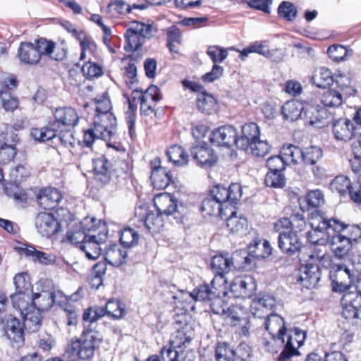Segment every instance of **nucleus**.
<instances>
[{"mask_svg":"<svg viewBox=\"0 0 361 361\" xmlns=\"http://www.w3.org/2000/svg\"><path fill=\"white\" fill-rule=\"evenodd\" d=\"M339 291H346L342 301L344 305L342 314L346 319H355L358 317V311L361 307V276L354 283L348 268L339 270L336 279L334 281Z\"/></svg>","mask_w":361,"mask_h":361,"instance_id":"obj_1","label":"nucleus"},{"mask_svg":"<svg viewBox=\"0 0 361 361\" xmlns=\"http://www.w3.org/2000/svg\"><path fill=\"white\" fill-rule=\"evenodd\" d=\"M312 230L307 233L308 241L314 246L321 247L315 248L310 258L321 262L326 255V245L329 243L331 232H334L333 218H328L319 210L312 212L309 218Z\"/></svg>","mask_w":361,"mask_h":361,"instance_id":"obj_2","label":"nucleus"},{"mask_svg":"<svg viewBox=\"0 0 361 361\" xmlns=\"http://www.w3.org/2000/svg\"><path fill=\"white\" fill-rule=\"evenodd\" d=\"M66 54V48L56 47L54 42L44 38L36 39L34 42H21L18 50L20 61L28 65L37 64L43 56L61 61Z\"/></svg>","mask_w":361,"mask_h":361,"instance_id":"obj_3","label":"nucleus"},{"mask_svg":"<svg viewBox=\"0 0 361 361\" xmlns=\"http://www.w3.org/2000/svg\"><path fill=\"white\" fill-rule=\"evenodd\" d=\"M95 116L92 137L109 141L116 133V118L111 112V102L106 91L94 98Z\"/></svg>","mask_w":361,"mask_h":361,"instance_id":"obj_4","label":"nucleus"},{"mask_svg":"<svg viewBox=\"0 0 361 361\" xmlns=\"http://www.w3.org/2000/svg\"><path fill=\"white\" fill-rule=\"evenodd\" d=\"M157 32V28L152 23L133 20L128 24L124 34V49L134 52L140 49L147 39H152Z\"/></svg>","mask_w":361,"mask_h":361,"instance_id":"obj_5","label":"nucleus"},{"mask_svg":"<svg viewBox=\"0 0 361 361\" xmlns=\"http://www.w3.org/2000/svg\"><path fill=\"white\" fill-rule=\"evenodd\" d=\"M227 295L226 286L221 283L213 284L212 281L210 285H200L190 293L191 297L197 300L209 302L212 310L215 314L224 313L225 304L221 297Z\"/></svg>","mask_w":361,"mask_h":361,"instance_id":"obj_6","label":"nucleus"},{"mask_svg":"<svg viewBox=\"0 0 361 361\" xmlns=\"http://www.w3.org/2000/svg\"><path fill=\"white\" fill-rule=\"evenodd\" d=\"M336 88H331L325 91L321 98V102L326 107H338L344 100L353 96L356 90L351 85V78L349 75L339 74L336 77Z\"/></svg>","mask_w":361,"mask_h":361,"instance_id":"obj_7","label":"nucleus"},{"mask_svg":"<svg viewBox=\"0 0 361 361\" xmlns=\"http://www.w3.org/2000/svg\"><path fill=\"white\" fill-rule=\"evenodd\" d=\"M90 324L85 326L79 338L68 344L63 357L70 361L88 360L90 357Z\"/></svg>","mask_w":361,"mask_h":361,"instance_id":"obj_8","label":"nucleus"},{"mask_svg":"<svg viewBox=\"0 0 361 361\" xmlns=\"http://www.w3.org/2000/svg\"><path fill=\"white\" fill-rule=\"evenodd\" d=\"M210 196L222 205L227 211L231 207H234L238 200L242 196L241 187L238 183H232L228 188L216 185L211 192Z\"/></svg>","mask_w":361,"mask_h":361,"instance_id":"obj_9","label":"nucleus"},{"mask_svg":"<svg viewBox=\"0 0 361 361\" xmlns=\"http://www.w3.org/2000/svg\"><path fill=\"white\" fill-rule=\"evenodd\" d=\"M212 269L215 271L216 276L212 280L213 284L221 283L226 286V279L224 275L236 269L234 258L228 255H217L212 257L211 262Z\"/></svg>","mask_w":361,"mask_h":361,"instance_id":"obj_10","label":"nucleus"},{"mask_svg":"<svg viewBox=\"0 0 361 361\" xmlns=\"http://www.w3.org/2000/svg\"><path fill=\"white\" fill-rule=\"evenodd\" d=\"M255 279L250 276L235 278L230 286V292L235 298H249L256 290Z\"/></svg>","mask_w":361,"mask_h":361,"instance_id":"obj_11","label":"nucleus"},{"mask_svg":"<svg viewBox=\"0 0 361 361\" xmlns=\"http://www.w3.org/2000/svg\"><path fill=\"white\" fill-rule=\"evenodd\" d=\"M35 227L38 233L46 237H50L60 230V224L54 214L47 212H41L37 216Z\"/></svg>","mask_w":361,"mask_h":361,"instance_id":"obj_12","label":"nucleus"},{"mask_svg":"<svg viewBox=\"0 0 361 361\" xmlns=\"http://www.w3.org/2000/svg\"><path fill=\"white\" fill-rule=\"evenodd\" d=\"M210 141L218 146L230 147L236 146L237 130L231 126H224L216 128L212 133Z\"/></svg>","mask_w":361,"mask_h":361,"instance_id":"obj_13","label":"nucleus"},{"mask_svg":"<svg viewBox=\"0 0 361 361\" xmlns=\"http://www.w3.org/2000/svg\"><path fill=\"white\" fill-rule=\"evenodd\" d=\"M321 278V270L318 264L307 263L299 269L298 281L306 288H315Z\"/></svg>","mask_w":361,"mask_h":361,"instance_id":"obj_14","label":"nucleus"},{"mask_svg":"<svg viewBox=\"0 0 361 361\" xmlns=\"http://www.w3.org/2000/svg\"><path fill=\"white\" fill-rule=\"evenodd\" d=\"M90 229L86 230L80 223L75 228L69 230L63 241H68L77 245L82 251L85 252L86 257L90 259V252L86 250V244L90 243V236L88 235Z\"/></svg>","mask_w":361,"mask_h":361,"instance_id":"obj_15","label":"nucleus"},{"mask_svg":"<svg viewBox=\"0 0 361 361\" xmlns=\"http://www.w3.org/2000/svg\"><path fill=\"white\" fill-rule=\"evenodd\" d=\"M190 154L197 164L202 167H211L217 161V157L213 149L206 143L192 147Z\"/></svg>","mask_w":361,"mask_h":361,"instance_id":"obj_16","label":"nucleus"},{"mask_svg":"<svg viewBox=\"0 0 361 361\" xmlns=\"http://www.w3.org/2000/svg\"><path fill=\"white\" fill-rule=\"evenodd\" d=\"M58 298H64L63 293L61 291L51 293L42 290L40 293L33 294L32 305L35 310L42 312L51 308L54 302H61L62 300H58Z\"/></svg>","mask_w":361,"mask_h":361,"instance_id":"obj_17","label":"nucleus"},{"mask_svg":"<svg viewBox=\"0 0 361 361\" xmlns=\"http://www.w3.org/2000/svg\"><path fill=\"white\" fill-rule=\"evenodd\" d=\"M260 137L259 126L255 123H245L242 126L241 134L237 135L236 147L247 150Z\"/></svg>","mask_w":361,"mask_h":361,"instance_id":"obj_18","label":"nucleus"},{"mask_svg":"<svg viewBox=\"0 0 361 361\" xmlns=\"http://www.w3.org/2000/svg\"><path fill=\"white\" fill-rule=\"evenodd\" d=\"M278 245L283 252L292 255L300 251L302 243L296 232L289 231L287 233L279 235Z\"/></svg>","mask_w":361,"mask_h":361,"instance_id":"obj_19","label":"nucleus"},{"mask_svg":"<svg viewBox=\"0 0 361 361\" xmlns=\"http://www.w3.org/2000/svg\"><path fill=\"white\" fill-rule=\"evenodd\" d=\"M6 334L13 345L18 347L24 342L23 324L19 319L8 315L6 319Z\"/></svg>","mask_w":361,"mask_h":361,"instance_id":"obj_20","label":"nucleus"},{"mask_svg":"<svg viewBox=\"0 0 361 361\" xmlns=\"http://www.w3.org/2000/svg\"><path fill=\"white\" fill-rule=\"evenodd\" d=\"M332 131L336 140L345 142L352 140L356 135L355 127L353 121L347 118L334 121Z\"/></svg>","mask_w":361,"mask_h":361,"instance_id":"obj_21","label":"nucleus"},{"mask_svg":"<svg viewBox=\"0 0 361 361\" xmlns=\"http://www.w3.org/2000/svg\"><path fill=\"white\" fill-rule=\"evenodd\" d=\"M55 121L54 126L61 128L64 127L68 128L76 125L79 120V116L75 110L71 107H63L56 109L54 113Z\"/></svg>","mask_w":361,"mask_h":361,"instance_id":"obj_22","label":"nucleus"},{"mask_svg":"<svg viewBox=\"0 0 361 361\" xmlns=\"http://www.w3.org/2000/svg\"><path fill=\"white\" fill-rule=\"evenodd\" d=\"M154 204L157 211L164 216H170L177 211V200L168 192H163L156 195Z\"/></svg>","mask_w":361,"mask_h":361,"instance_id":"obj_23","label":"nucleus"},{"mask_svg":"<svg viewBox=\"0 0 361 361\" xmlns=\"http://www.w3.org/2000/svg\"><path fill=\"white\" fill-rule=\"evenodd\" d=\"M328 114L324 108L317 103H306L304 104L303 116L307 123L311 126L320 123L327 118Z\"/></svg>","mask_w":361,"mask_h":361,"instance_id":"obj_24","label":"nucleus"},{"mask_svg":"<svg viewBox=\"0 0 361 361\" xmlns=\"http://www.w3.org/2000/svg\"><path fill=\"white\" fill-rule=\"evenodd\" d=\"M62 200L61 192L54 188H47L39 192L37 202L39 205L44 209L55 208Z\"/></svg>","mask_w":361,"mask_h":361,"instance_id":"obj_25","label":"nucleus"},{"mask_svg":"<svg viewBox=\"0 0 361 361\" xmlns=\"http://www.w3.org/2000/svg\"><path fill=\"white\" fill-rule=\"evenodd\" d=\"M94 179L101 185L110 182V164L104 157H101L93 160Z\"/></svg>","mask_w":361,"mask_h":361,"instance_id":"obj_26","label":"nucleus"},{"mask_svg":"<svg viewBox=\"0 0 361 361\" xmlns=\"http://www.w3.org/2000/svg\"><path fill=\"white\" fill-rule=\"evenodd\" d=\"M329 243L331 251L338 259L345 257L352 247V243L348 238L340 233H335L331 237H329Z\"/></svg>","mask_w":361,"mask_h":361,"instance_id":"obj_27","label":"nucleus"},{"mask_svg":"<svg viewBox=\"0 0 361 361\" xmlns=\"http://www.w3.org/2000/svg\"><path fill=\"white\" fill-rule=\"evenodd\" d=\"M264 326L271 336H277L279 339H281V344L285 343L283 336L286 328L283 317L277 314H270L266 318Z\"/></svg>","mask_w":361,"mask_h":361,"instance_id":"obj_28","label":"nucleus"},{"mask_svg":"<svg viewBox=\"0 0 361 361\" xmlns=\"http://www.w3.org/2000/svg\"><path fill=\"white\" fill-rule=\"evenodd\" d=\"M193 331L188 324H185L181 329H177L173 334L171 339V346L169 348L173 350H180L186 348V344L189 343L192 339Z\"/></svg>","mask_w":361,"mask_h":361,"instance_id":"obj_29","label":"nucleus"},{"mask_svg":"<svg viewBox=\"0 0 361 361\" xmlns=\"http://www.w3.org/2000/svg\"><path fill=\"white\" fill-rule=\"evenodd\" d=\"M17 87L16 79L9 78L8 82L5 85L4 90L0 92V99L2 106L6 111H14L18 107V100L11 96L10 90L16 89Z\"/></svg>","mask_w":361,"mask_h":361,"instance_id":"obj_30","label":"nucleus"},{"mask_svg":"<svg viewBox=\"0 0 361 361\" xmlns=\"http://www.w3.org/2000/svg\"><path fill=\"white\" fill-rule=\"evenodd\" d=\"M334 233H340V234L348 238L352 243L361 237V228L358 226L345 224L337 219L333 218Z\"/></svg>","mask_w":361,"mask_h":361,"instance_id":"obj_31","label":"nucleus"},{"mask_svg":"<svg viewBox=\"0 0 361 361\" xmlns=\"http://www.w3.org/2000/svg\"><path fill=\"white\" fill-rule=\"evenodd\" d=\"M147 8L146 4H133L132 6L128 5L125 1L121 0L114 1L109 4L107 12L112 18H118L120 15L129 13L132 8H139L141 10Z\"/></svg>","mask_w":361,"mask_h":361,"instance_id":"obj_32","label":"nucleus"},{"mask_svg":"<svg viewBox=\"0 0 361 361\" xmlns=\"http://www.w3.org/2000/svg\"><path fill=\"white\" fill-rule=\"evenodd\" d=\"M128 254L118 245L110 246L104 253V259L111 265L120 267L126 262Z\"/></svg>","mask_w":361,"mask_h":361,"instance_id":"obj_33","label":"nucleus"},{"mask_svg":"<svg viewBox=\"0 0 361 361\" xmlns=\"http://www.w3.org/2000/svg\"><path fill=\"white\" fill-rule=\"evenodd\" d=\"M151 179L154 188L164 189L170 184L172 175L166 169L154 166L151 173Z\"/></svg>","mask_w":361,"mask_h":361,"instance_id":"obj_34","label":"nucleus"},{"mask_svg":"<svg viewBox=\"0 0 361 361\" xmlns=\"http://www.w3.org/2000/svg\"><path fill=\"white\" fill-rule=\"evenodd\" d=\"M304 104L298 101H289L282 106V114L286 120L295 121L303 116Z\"/></svg>","mask_w":361,"mask_h":361,"instance_id":"obj_35","label":"nucleus"},{"mask_svg":"<svg viewBox=\"0 0 361 361\" xmlns=\"http://www.w3.org/2000/svg\"><path fill=\"white\" fill-rule=\"evenodd\" d=\"M41 313L33 307L21 315L24 320L23 325L27 330L35 332L39 329L42 319Z\"/></svg>","mask_w":361,"mask_h":361,"instance_id":"obj_36","label":"nucleus"},{"mask_svg":"<svg viewBox=\"0 0 361 361\" xmlns=\"http://www.w3.org/2000/svg\"><path fill=\"white\" fill-rule=\"evenodd\" d=\"M24 252L27 256L32 257L34 261H37L46 266L53 265L57 260V257L55 255L39 251L32 246L25 247Z\"/></svg>","mask_w":361,"mask_h":361,"instance_id":"obj_37","label":"nucleus"},{"mask_svg":"<svg viewBox=\"0 0 361 361\" xmlns=\"http://www.w3.org/2000/svg\"><path fill=\"white\" fill-rule=\"evenodd\" d=\"M225 208L212 197L205 198L202 203L201 211L208 216H220L223 218L226 216Z\"/></svg>","mask_w":361,"mask_h":361,"instance_id":"obj_38","label":"nucleus"},{"mask_svg":"<svg viewBox=\"0 0 361 361\" xmlns=\"http://www.w3.org/2000/svg\"><path fill=\"white\" fill-rule=\"evenodd\" d=\"M250 254L257 259H263L269 257L272 252V247L267 240H255L249 247Z\"/></svg>","mask_w":361,"mask_h":361,"instance_id":"obj_39","label":"nucleus"},{"mask_svg":"<svg viewBox=\"0 0 361 361\" xmlns=\"http://www.w3.org/2000/svg\"><path fill=\"white\" fill-rule=\"evenodd\" d=\"M167 157L171 162L176 166H186L189 157L184 149L179 145H173L167 151Z\"/></svg>","mask_w":361,"mask_h":361,"instance_id":"obj_40","label":"nucleus"},{"mask_svg":"<svg viewBox=\"0 0 361 361\" xmlns=\"http://www.w3.org/2000/svg\"><path fill=\"white\" fill-rule=\"evenodd\" d=\"M11 298L13 307L18 310L21 315L33 308L32 298L29 293H16Z\"/></svg>","mask_w":361,"mask_h":361,"instance_id":"obj_41","label":"nucleus"},{"mask_svg":"<svg viewBox=\"0 0 361 361\" xmlns=\"http://www.w3.org/2000/svg\"><path fill=\"white\" fill-rule=\"evenodd\" d=\"M197 105L198 109L202 113L211 114L216 111L217 103L212 94L202 92L197 97Z\"/></svg>","mask_w":361,"mask_h":361,"instance_id":"obj_42","label":"nucleus"},{"mask_svg":"<svg viewBox=\"0 0 361 361\" xmlns=\"http://www.w3.org/2000/svg\"><path fill=\"white\" fill-rule=\"evenodd\" d=\"M352 183L350 179L343 175L336 176L330 183V188L333 192H338L341 197H346Z\"/></svg>","mask_w":361,"mask_h":361,"instance_id":"obj_43","label":"nucleus"},{"mask_svg":"<svg viewBox=\"0 0 361 361\" xmlns=\"http://www.w3.org/2000/svg\"><path fill=\"white\" fill-rule=\"evenodd\" d=\"M281 154L285 159L286 164L288 162L293 164L302 163V149L295 145H284L281 150Z\"/></svg>","mask_w":361,"mask_h":361,"instance_id":"obj_44","label":"nucleus"},{"mask_svg":"<svg viewBox=\"0 0 361 361\" xmlns=\"http://www.w3.org/2000/svg\"><path fill=\"white\" fill-rule=\"evenodd\" d=\"M163 214L150 211L145 215L144 224L150 232H159L164 226Z\"/></svg>","mask_w":361,"mask_h":361,"instance_id":"obj_45","label":"nucleus"},{"mask_svg":"<svg viewBox=\"0 0 361 361\" xmlns=\"http://www.w3.org/2000/svg\"><path fill=\"white\" fill-rule=\"evenodd\" d=\"M314 84L320 88H324L334 82L331 72L329 69L322 67L317 70L312 76Z\"/></svg>","mask_w":361,"mask_h":361,"instance_id":"obj_46","label":"nucleus"},{"mask_svg":"<svg viewBox=\"0 0 361 361\" xmlns=\"http://www.w3.org/2000/svg\"><path fill=\"white\" fill-rule=\"evenodd\" d=\"M108 238V229L106 223L101 220L92 218V244L95 238L99 239V242H106Z\"/></svg>","mask_w":361,"mask_h":361,"instance_id":"obj_47","label":"nucleus"},{"mask_svg":"<svg viewBox=\"0 0 361 361\" xmlns=\"http://www.w3.org/2000/svg\"><path fill=\"white\" fill-rule=\"evenodd\" d=\"M233 209L234 207L229 209L231 216L226 219V225L231 231L234 233L245 230L247 226V221L245 218L236 216V212Z\"/></svg>","mask_w":361,"mask_h":361,"instance_id":"obj_48","label":"nucleus"},{"mask_svg":"<svg viewBox=\"0 0 361 361\" xmlns=\"http://www.w3.org/2000/svg\"><path fill=\"white\" fill-rule=\"evenodd\" d=\"M327 53L331 59L334 61L339 62L345 61L352 56L353 51L343 45L333 44L328 48Z\"/></svg>","mask_w":361,"mask_h":361,"instance_id":"obj_49","label":"nucleus"},{"mask_svg":"<svg viewBox=\"0 0 361 361\" xmlns=\"http://www.w3.org/2000/svg\"><path fill=\"white\" fill-rule=\"evenodd\" d=\"M139 239L138 233L131 228H126L121 231L120 243L123 247H134L138 243Z\"/></svg>","mask_w":361,"mask_h":361,"instance_id":"obj_50","label":"nucleus"},{"mask_svg":"<svg viewBox=\"0 0 361 361\" xmlns=\"http://www.w3.org/2000/svg\"><path fill=\"white\" fill-rule=\"evenodd\" d=\"M323 156L322 149L317 146H310L302 150V162L305 164H315Z\"/></svg>","mask_w":361,"mask_h":361,"instance_id":"obj_51","label":"nucleus"},{"mask_svg":"<svg viewBox=\"0 0 361 361\" xmlns=\"http://www.w3.org/2000/svg\"><path fill=\"white\" fill-rule=\"evenodd\" d=\"M106 264L104 262L95 264L92 269V288L98 289L103 283L102 277L106 273Z\"/></svg>","mask_w":361,"mask_h":361,"instance_id":"obj_52","label":"nucleus"},{"mask_svg":"<svg viewBox=\"0 0 361 361\" xmlns=\"http://www.w3.org/2000/svg\"><path fill=\"white\" fill-rule=\"evenodd\" d=\"M4 191L8 196L13 198L15 200L24 202L27 200V194L18 185V183L9 181L5 185Z\"/></svg>","mask_w":361,"mask_h":361,"instance_id":"obj_53","label":"nucleus"},{"mask_svg":"<svg viewBox=\"0 0 361 361\" xmlns=\"http://www.w3.org/2000/svg\"><path fill=\"white\" fill-rule=\"evenodd\" d=\"M216 358L217 361H234L235 353L228 344L219 343L216 348Z\"/></svg>","mask_w":361,"mask_h":361,"instance_id":"obj_54","label":"nucleus"},{"mask_svg":"<svg viewBox=\"0 0 361 361\" xmlns=\"http://www.w3.org/2000/svg\"><path fill=\"white\" fill-rule=\"evenodd\" d=\"M298 349V347H297L295 341H292L291 334L289 335L284 346V349L281 353L278 358V361H288L292 356L299 355Z\"/></svg>","mask_w":361,"mask_h":361,"instance_id":"obj_55","label":"nucleus"},{"mask_svg":"<svg viewBox=\"0 0 361 361\" xmlns=\"http://www.w3.org/2000/svg\"><path fill=\"white\" fill-rule=\"evenodd\" d=\"M268 49L269 48L262 42H255L240 51V58L245 60L251 53H257L265 57L268 54Z\"/></svg>","mask_w":361,"mask_h":361,"instance_id":"obj_56","label":"nucleus"},{"mask_svg":"<svg viewBox=\"0 0 361 361\" xmlns=\"http://www.w3.org/2000/svg\"><path fill=\"white\" fill-rule=\"evenodd\" d=\"M265 183L269 187L282 188L286 184V178L282 171H269L265 176Z\"/></svg>","mask_w":361,"mask_h":361,"instance_id":"obj_57","label":"nucleus"},{"mask_svg":"<svg viewBox=\"0 0 361 361\" xmlns=\"http://www.w3.org/2000/svg\"><path fill=\"white\" fill-rule=\"evenodd\" d=\"M16 293H27L31 288V283L26 273H19L14 276Z\"/></svg>","mask_w":361,"mask_h":361,"instance_id":"obj_58","label":"nucleus"},{"mask_svg":"<svg viewBox=\"0 0 361 361\" xmlns=\"http://www.w3.org/2000/svg\"><path fill=\"white\" fill-rule=\"evenodd\" d=\"M253 156L262 157L267 154L270 150V146L266 140H262L259 137L249 147Z\"/></svg>","mask_w":361,"mask_h":361,"instance_id":"obj_59","label":"nucleus"},{"mask_svg":"<svg viewBox=\"0 0 361 361\" xmlns=\"http://www.w3.org/2000/svg\"><path fill=\"white\" fill-rule=\"evenodd\" d=\"M278 13L280 17L286 20H293L297 14V10L294 5L288 1H283L278 8Z\"/></svg>","mask_w":361,"mask_h":361,"instance_id":"obj_60","label":"nucleus"},{"mask_svg":"<svg viewBox=\"0 0 361 361\" xmlns=\"http://www.w3.org/2000/svg\"><path fill=\"white\" fill-rule=\"evenodd\" d=\"M306 201L309 207H319L324 204V197L321 190H314L307 195Z\"/></svg>","mask_w":361,"mask_h":361,"instance_id":"obj_61","label":"nucleus"},{"mask_svg":"<svg viewBox=\"0 0 361 361\" xmlns=\"http://www.w3.org/2000/svg\"><path fill=\"white\" fill-rule=\"evenodd\" d=\"M207 53L214 63L222 62L228 56V50L218 46L209 47Z\"/></svg>","mask_w":361,"mask_h":361,"instance_id":"obj_62","label":"nucleus"},{"mask_svg":"<svg viewBox=\"0 0 361 361\" xmlns=\"http://www.w3.org/2000/svg\"><path fill=\"white\" fill-rule=\"evenodd\" d=\"M286 163L282 154L269 157L267 161V166L269 171H283L286 167Z\"/></svg>","mask_w":361,"mask_h":361,"instance_id":"obj_63","label":"nucleus"},{"mask_svg":"<svg viewBox=\"0 0 361 361\" xmlns=\"http://www.w3.org/2000/svg\"><path fill=\"white\" fill-rule=\"evenodd\" d=\"M106 314L114 318H121L125 313V310L119 301L109 300L106 304Z\"/></svg>","mask_w":361,"mask_h":361,"instance_id":"obj_64","label":"nucleus"}]
</instances>
